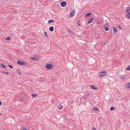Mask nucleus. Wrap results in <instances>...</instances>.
I'll use <instances>...</instances> for the list:
<instances>
[{
  "instance_id": "f257e3e1",
  "label": "nucleus",
  "mask_w": 130,
  "mask_h": 130,
  "mask_svg": "<svg viewBox=\"0 0 130 130\" xmlns=\"http://www.w3.org/2000/svg\"><path fill=\"white\" fill-rule=\"evenodd\" d=\"M53 64H47L46 65V67L48 69H51L53 68Z\"/></svg>"
},
{
  "instance_id": "f03ea898",
  "label": "nucleus",
  "mask_w": 130,
  "mask_h": 130,
  "mask_svg": "<svg viewBox=\"0 0 130 130\" xmlns=\"http://www.w3.org/2000/svg\"><path fill=\"white\" fill-rule=\"evenodd\" d=\"M109 25L108 23H105L104 26V28L105 30L106 31H108L109 29Z\"/></svg>"
},
{
  "instance_id": "7ed1b4c3",
  "label": "nucleus",
  "mask_w": 130,
  "mask_h": 130,
  "mask_svg": "<svg viewBox=\"0 0 130 130\" xmlns=\"http://www.w3.org/2000/svg\"><path fill=\"white\" fill-rule=\"evenodd\" d=\"M17 63L19 64L22 65L23 66H26L27 65L26 63L24 61H22L21 60H18L17 61Z\"/></svg>"
},
{
  "instance_id": "20e7f679",
  "label": "nucleus",
  "mask_w": 130,
  "mask_h": 130,
  "mask_svg": "<svg viewBox=\"0 0 130 130\" xmlns=\"http://www.w3.org/2000/svg\"><path fill=\"white\" fill-rule=\"evenodd\" d=\"M107 73L106 71H104L101 72H100L99 73V76L103 77Z\"/></svg>"
},
{
  "instance_id": "39448f33",
  "label": "nucleus",
  "mask_w": 130,
  "mask_h": 130,
  "mask_svg": "<svg viewBox=\"0 0 130 130\" xmlns=\"http://www.w3.org/2000/svg\"><path fill=\"white\" fill-rule=\"evenodd\" d=\"M112 28L113 31V34L116 35L118 32V30L117 28L115 27H112Z\"/></svg>"
},
{
  "instance_id": "423d86ee",
  "label": "nucleus",
  "mask_w": 130,
  "mask_h": 130,
  "mask_svg": "<svg viewBox=\"0 0 130 130\" xmlns=\"http://www.w3.org/2000/svg\"><path fill=\"white\" fill-rule=\"evenodd\" d=\"M75 14V10L73 9L71 13H70L69 17H70L71 18L73 17L74 15Z\"/></svg>"
},
{
  "instance_id": "0eeeda50",
  "label": "nucleus",
  "mask_w": 130,
  "mask_h": 130,
  "mask_svg": "<svg viewBox=\"0 0 130 130\" xmlns=\"http://www.w3.org/2000/svg\"><path fill=\"white\" fill-rule=\"evenodd\" d=\"M94 19V17H92L91 18H90L88 21V23L89 24H90L92 22Z\"/></svg>"
},
{
  "instance_id": "6e6552de",
  "label": "nucleus",
  "mask_w": 130,
  "mask_h": 130,
  "mask_svg": "<svg viewBox=\"0 0 130 130\" xmlns=\"http://www.w3.org/2000/svg\"><path fill=\"white\" fill-rule=\"evenodd\" d=\"M30 59H34L35 60H39V57L36 56H34L33 57H31Z\"/></svg>"
},
{
  "instance_id": "1a4fd4ad",
  "label": "nucleus",
  "mask_w": 130,
  "mask_h": 130,
  "mask_svg": "<svg viewBox=\"0 0 130 130\" xmlns=\"http://www.w3.org/2000/svg\"><path fill=\"white\" fill-rule=\"evenodd\" d=\"M67 4V3L65 1L62 2L61 4V5L62 7L65 6Z\"/></svg>"
},
{
  "instance_id": "9d476101",
  "label": "nucleus",
  "mask_w": 130,
  "mask_h": 130,
  "mask_svg": "<svg viewBox=\"0 0 130 130\" xmlns=\"http://www.w3.org/2000/svg\"><path fill=\"white\" fill-rule=\"evenodd\" d=\"M68 32L70 34H71L74 36L75 35V34L71 30H68Z\"/></svg>"
},
{
  "instance_id": "9b49d317",
  "label": "nucleus",
  "mask_w": 130,
  "mask_h": 130,
  "mask_svg": "<svg viewBox=\"0 0 130 130\" xmlns=\"http://www.w3.org/2000/svg\"><path fill=\"white\" fill-rule=\"evenodd\" d=\"M90 87L91 88L95 90H97L98 89L97 88L95 87L94 85H91Z\"/></svg>"
},
{
  "instance_id": "f8f14e48",
  "label": "nucleus",
  "mask_w": 130,
  "mask_h": 130,
  "mask_svg": "<svg viewBox=\"0 0 130 130\" xmlns=\"http://www.w3.org/2000/svg\"><path fill=\"white\" fill-rule=\"evenodd\" d=\"M130 9V8L129 7H128L126 8V13H129V11Z\"/></svg>"
},
{
  "instance_id": "ddd939ff",
  "label": "nucleus",
  "mask_w": 130,
  "mask_h": 130,
  "mask_svg": "<svg viewBox=\"0 0 130 130\" xmlns=\"http://www.w3.org/2000/svg\"><path fill=\"white\" fill-rule=\"evenodd\" d=\"M126 17L127 18L130 19V13H126Z\"/></svg>"
},
{
  "instance_id": "4468645a",
  "label": "nucleus",
  "mask_w": 130,
  "mask_h": 130,
  "mask_svg": "<svg viewBox=\"0 0 130 130\" xmlns=\"http://www.w3.org/2000/svg\"><path fill=\"white\" fill-rule=\"evenodd\" d=\"M92 13H91L89 12L87 13L85 15V17H87L91 15Z\"/></svg>"
},
{
  "instance_id": "2eb2a0df",
  "label": "nucleus",
  "mask_w": 130,
  "mask_h": 130,
  "mask_svg": "<svg viewBox=\"0 0 130 130\" xmlns=\"http://www.w3.org/2000/svg\"><path fill=\"white\" fill-rule=\"evenodd\" d=\"M54 29V28L53 26H51L49 28L50 30L51 31H53Z\"/></svg>"
},
{
  "instance_id": "dca6fc26",
  "label": "nucleus",
  "mask_w": 130,
  "mask_h": 130,
  "mask_svg": "<svg viewBox=\"0 0 130 130\" xmlns=\"http://www.w3.org/2000/svg\"><path fill=\"white\" fill-rule=\"evenodd\" d=\"M54 22V21L53 20H49L48 21V22L49 24Z\"/></svg>"
},
{
  "instance_id": "f3484780",
  "label": "nucleus",
  "mask_w": 130,
  "mask_h": 130,
  "mask_svg": "<svg viewBox=\"0 0 130 130\" xmlns=\"http://www.w3.org/2000/svg\"><path fill=\"white\" fill-rule=\"evenodd\" d=\"M94 110L98 111L99 109L96 106H95L93 107L92 108Z\"/></svg>"
},
{
  "instance_id": "a211bd4d",
  "label": "nucleus",
  "mask_w": 130,
  "mask_h": 130,
  "mask_svg": "<svg viewBox=\"0 0 130 130\" xmlns=\"http://www.w3.org/2000/svg\"><path fill=\"white\" fill-rule=\"evenodd\" d=\"M45 37L47 38L48 39V35H47V33L46 32H44Z\"/></svg>"
},
{
  "instance_id": "6ab92c4d",
  "label": "nucleus",
  "mask_w": 130,
  "mask_h": 130,
  "mask_svg": "<svg viewBox=\"0 0 130 130\" xmlns=\"http://www.w3.org/2000/svg\"><path fill=\"white\" fill-rule=\"evenodd\" d=\"M126 78L125 77V76H122L120 77V79H125Z\"/></svg>"
},
{
  "instance_id": "aec40b11",
  "label": "nucleus",
  "mask_w": 130,
  "mask_h": 130,
  "mask_svg": "<svg viewBox=\"0 0 130 130\" xmlns=\"http://www.w3.org/2000/svg\"><path fill=\"white\" fill-rule=\"evenodd\" d=\"M126 86L127 88H130V83H127L126 84Z\"/></svg>"
},
{
  "instance_id": "412c9836",
  "label": "nucleus",
  "mask_w": 130,
  "mask_h": 130,
  "mask_svg": "<svg viewBox=\"0 0 130 130\" xmlns=\"http://www.w3.org/2000/svg\"><path fill=\"white\" fill-rule=\"evenodd\" d=\"M63 106L62 105H60L58 107V108L60 109H61L63 108Z\"/></svg>"
},
{
  "instance_id": "4be33fe9",
  "label": "nucleus",
  "mask_w": 130,
  "mask_h": 130,
  "mask_svg": "<svg viewBox=\"0 0 130 130\" xmlns=\"http://www.w3.org/2000/svg\"><path fill=\"white\" fill-rule=\"evenodd\" d=\"M1 66L3 68H6V66L3 64H1Z\"/></svg>"
},
{
  "instance_id": "5701e85b",
  "label": "nucleus",
  "mask_w": 130,
  "mask_h": 130,
  "mask_svg": "<svg viewBox=\"0 0 130 130\" xmlns=\"http://www.w3.org/2000/svg\"><path fill=\"white\" fill-rule=\"evenodd\" d=\"M115 109V108L113 107H111L110 108V110H114Z\"/></svg>"
},
{
  "instance_id": "b1692460",
  "label": "nucleus",
  "mask_w": 130,
  "mask_h": 130,
  "mask_svg": "<svg viewBox=\"0 0 130 130\" xmlns=\"http://www.w3.org/2000/svg\"><path fill=\"white\" fill-rule=\"evenodd\" d=\"M11 38V37L10 36H8L6 39L8 40H9Z\"/></svg>"
},
{
  "instance_id": "393cba45",
  "label": "nucleus",
  "mask_w": 130,
  "mask_h": 130,
  "mask_svg": "<svg viewBox=\"0 0 130 130\" xmlns=\"http://www.w3.org/2000/svg\"><path fill=\"white\" fill-rule=\"evenodd\" d=\"M126 69L128 70H130V65L128 66L126 68Z\"/></svg>"
},
{
  "instance_id": "a878e982",
  "label": "nucleus",
  "mask_w": 130,
  "mask_h": 130,
  "mask_svg": "<svg viewBox=\"0 0 130 130\" xmlns=\"http://www.w3.org/2000/svg\"><path fill=\"white\" fill-rule=\"evenodd\" d=\"M77 24L78 26H80V21L79 20H78V22L77 23Z\"/></svg>"
},
{
  "instance_id": "bb28decb",
  "label": "nucleus",
  "mask_w": 130,
  "mask_h": 130,
  "mask_svg": "<svg viewBox=\"0 0 130 130\" xmlns=\"http://www.w3.org/2000/svg\"><path fill=\"white\" fill-rule=\"evenodd\" d=\"M32 96L33 97H34L37 96V95L35 94H31Z\"/></svg>"
},
{
  "instance_id": "cd10ccee",
  "label": "nucleus",
  "mask_w": 130,
  "mask_h": 130,
  "mask_svg": "<svg viewBox=\"0 0 130 130\" xmlns=\"http://www.w3.org/2000/svg\"><path fill=\"white\" fill-rule=\"evenodd\" d=\"M117 27L118 28H119L120 29L122 30V28L120 27V26L119 25H117Z\"/></svg>"
},
{
  "instance_id": "c85d7f7f",
  "label": "nucleus",
  "mask_w": 130,
  "mask_h": 130,
  "mask_svg": "<svg viewBox=\"0 0 130 130\" xmlns=\"http://www.w3.org/2000/svg\"><path fill=\"white\" fill-rule=\"evenodd\" d=\"M87 99V97L86 96H83V99L85 100H86Z\"/></svg>"
},
{
  "instance_id": "c756f323",
  "label": "nucleus",
  "mask_w": 130,
  "mask_h": 130,
  "mask_svg": "<svg viewBox=\"0 0 130 130\" xmlns=\"http://www.w3.org/2000/svg\"><path fill=\"white\" fill-rule=\"evenodd\" d=\"M92 130H96V129L94 128H92Z\"/></svg>"
},
{
  "instance_id": "7c9ffc66",
  "label": "nucleus",
  "mask_w": 130,
  "mask_h": 130,
  "mask_svg": "<svg viewBox=\"0 0 130 130\" xmlns=\"http://www.w3.org/2000/svg\"><path fill=\"white\" fill-rule=\"evenodd\" d=\"M4 73L7 74H9V73L7 72H5Z\"/></svg>"
},
{
  "instance_id": "2f4dec72",
  "label": "nucleus",
  "mask_w": 130,
  "mask_h": 130,
  "mask_svg": "<svg viewBox=\"0 0 130 130\" xmlns=\"http://www.w3.org/2000/svg\"><path fill=\"white\" fill-rule=\"evenodd\" d=\"M8 66L11 68H13L12 67L11 65H9Z\"/></svg>"
},
{
  "instance_id": "473e14b6",
  "label": "nucleus",
  "mask_w": 130,
  "mask_h": 130,
  "mask_svg": "<svg viewBox=\"0 0 130 130\" xmlns=\"http://www.w3.org/2000/svg\"><path fill=\"white\" fill-rule=\"evenodd\" d=\"M17 72L20 75H21V73L20 72L18 71Z\"/></svg>"
},
{
  "instance_id": "72a5a7b5",
  "label": "nucleus",
  "mask_w": 130,
  "mask_h": 130,
  "mask_svg": "<svg viewBox=\"0 0 130 130\" xmlns=\"http://www.w3.org/2000/svg\"><path fill=\"white\" fill-rule=\"evenodd\" d=\"M23 130H27V129H26L25 128H23Z\"/></svg>"
},
{
  "instance_id": "f704fd0d",
  "label": "nucleus",
  "mask_w": 130,
  "mask_h": 130,
  "mask_svg": "<svg viewBox=\"0 0 130 130\" xmlns=\"http://www.w3.org/2000/svg\"><path fill=\"white\" fill-rule=\"evenodd\" d=\"M2 103L1 101H0V105H2Z\"/></svg>"
},
{
  "instance_id": "c9c22d12",
  "label": "nucleus",
  "mask_w": 130,
  "mask_h": 130,
  "mask_svg": "<svg viewBox=\"0 0 130 130\" xmlns=\"http://www.w3.org/2000/svg\"><path fill=\"white\" fill-rule=\"evenodd\" d=\"M98 23L99 24H100V22L99 21L98 22Z\"/></svg>"
},
{
  "instance_id": "e433bc0d",
  "label": "nucleus",
  "mask_w": 130,
  "mask_h": 130,
  "mask_svg": "<svg viewBox=\"0 0 130 130\" xmlns=\"http://www.w3.org/2000/svg\"><path fill=\"white\" fill-rule=\"evenodd\" d=\"M2 113H1L0 112V116L2 115Z\"/></svg>"
}]
</instances>
